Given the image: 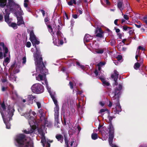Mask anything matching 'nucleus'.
<instances>
[{
	"label": "nucleus",
	"mask_w": 147,
	"mask_h": 147,
	"mask_svg": "<svg viewBox=\"0 0 147 147\" xmlns=\"http://www.w3.org/2000/svg\"><path fill=\"white\" fill-rule=\"evenodd\" d=\"M26 136L23 134H20L16 136L15 138L17 144V147H33V143L30 141H28Z\"/></svg>",
	"instance_id": "f257e3e1"
},
{
	"label": "nucleus",
	"mask_w": 147,
	"mask_h": 147,
	"mask_svg": "<svg viewBox=\"0 0 147 147\" xmlns=\"http://www.w3.org/2000/svg\"><path fill=\"white\" fill-rule=\"evenodd\" d=\"M35 61L36 71H39L43 76H46L47 72V70L46 69L41 56H38L36 57Z\"/></svg>",
	"instance_id": "f03ea898"
},
{
	"label": "nucleus",
	"mask_w": 147,
	"mask_h": 147,
	"mask_svg": "<svg viewBox=\"0 0 147 147\" xmlns=\"http://www.w3.org/2000/svg\"><path fill=\"white\" fill-rule=\"evenodd\" d=\"M7 0H0V7L3 8L6 6L11 12L14 11V8H19L20 5L16 3L14 0H8V3L7 4Z\"/></svg>",
	"instance_id": "7ed1b4c3"
},
{
	"label": "nucleus",
	"mask_w": 147,
	"mask_h": 147,
	"mask_svg": "<svg viewBox=\"0 0 147 147\" xmlns=\"http://www.w3.org/2000/svg\"><path fill=\"white\" fill-rule=\"evenodd\" d=\"M0 105L5 115L7 116L8 115L9 118L12 117L15 111L14 108L10 105L6 106L4 101L2 103H0Z\"/></svg>",
	"instance_id": "20e7f679"
},
{
	"label": "nucleus",
	"mask_w": 147,
	"mask_h": 147,
	"mask_svg": "<svg viewBox=\"0 0 147 147\" xmlns=\"http://www.w3.org/2000/svg\"><path fill=\"white\" fill-rule=\"evenodd\" d=\"M122 88V86L121 84H119L118 87H116L113 92L111 96L113 99H117V101L119 102L120 96L121 94V91Z\"/></svg>",
	"instance_id": "39448f33"
},
{
	"label": "nucleus",
	"mask_w": 147,
	"mask_h": 147,
	"mask_svg": "<svg viewBox=\"0 0 147 147\" xmlns=\"http://www.w3.org/2000/svg\"><path fill=\"white\" fill-rule=\"evenodd\" d=\"M32 92L35 94H40L44 91L43 86L39 84H35L33 85L31 87Z\"/></svg>",
	"instance_id": "423d86ee"
},
{
	"label": "nucleus",
	"mask_w": 147,
	"mask_h": 147,
	"mask_svg": "<svg viewBox=\"0 0 147 147\" xmlns=\"http://www.w3.org/2000/svg\"><path fill=\"white\" fill-rule=\"evenodd\" d=\"M109 144L112 147H115L116 146L112 143L114 136V130L109 129Z\"/></svg>",
	"instance_id": "0eeeda50"
},
{
	"label": "nucleus",
	"mask_w": 147,
	"mask_h": 147,
	"mask_svg": "<svg viewBox=\"0 0 147 147\" xmlns=\"http://www.w3.org/2000/svg\"><path fill=\"white\" fill-rule=\"evenodd\" d=\"M96 36L100 38H102L103 37V33L104 32L102 30L100 27H97L96 28L95 31Z\"/></svg>",
	"instance_id": "6e6552de"
},
{
	"label": "nucleus",
	"mask_w": 147,
	"mask_h": 147,
	"mask_svg": "<svg viewBox=\"0 0 147 147\" xmlns=\"http://www.w3.org/2000/svg\"><path fill=\"white\" fill-rule=\"evenodd\" d=\"M113 72L114 74L111 75V77L115 81L114 85L115 86H117L118 84L117 80L119 74L118 72L116 70H114Z\"/></svg>",
	"instance_id": "1a4fd4ad"
},
{
	"label": "nucleus",
	"mask_w": 147,
	"mask_h": 147,
	"mask_svg": "<svg viewBox=\"0 0 147 147\" xmlns=\"http://www.w3.org/2000/svg\"><path fill=\"white\" fill-rule=\"evenodd\" d=\"M1 114L4 122L6 125V128L8 129H10V128L11 125L9 123V121L12 119V117L9 118L8 117V115L7 116H6V118H5L3 116V115H2V114Z\"/></svg>",
	"instance_id": "9d476101"
},
{
	"label": "nucleus",
	"mask_w": 147,
	"mask_h": 147,
	"mask_svg": "<svg viewBox=\"0 0 147 147\" xmlns=\"http://www.w3.org/2000/svg\"><path fill=\"white\" fill-rule=\"evenodd\" d=\"M93 37L90 35L86 34L84 38V43L88 42H90V40L93 38Z\"/></svg>",
	"instance_id": "9b49d317"
},
{
	"label": "nucleus",
	"mask_w": 147,
	"mask_h": 147,
	"mask_svg": "<svg viewBox=\"0 0 147 147\" xmlns=\"http://www.w3.org/2000/svg\"><path fill=\"white\" fill-rule=\"evenodd\" d=\"M108 118L109 119V121L108 123L109 124V129L110 130H114L113 124L112 123V121L113 119V117L112 116H110V114H109L108 116Z\"/></svg>",
	"instance_id": "f8f14e48"
},
{
	"label": "nucleus",
	"mask_w": 147,
	"mask_h": 147,
	"mask_svg": "<svg viewBox=\"0 0 147 147\" xmlns=\"http://www.w3.org/2000/svg\"><path fill=\"white\" fill-rule=\"evenodd\" d=\"M121 107L120 105L118 104L116 105V107L114 109V113L115 114L117 113L119 114V113L121 111Z\"/></svg>",
	"instance_id": "ddd939ff"
},
{
	"label": "nucleus",
	"mask_w": 147,
	"mask_h": 147,
	"mask_svg": "<svg viewBox=\"0 0 147 147\" xmlns=\"http://www.w3.org/2000/svg\"><path fill=\"white\" fill-rule=\"evenodd\" d=\"M55 138L57 140L60 142L61 143H62L63 142V137L62 135L61 134H57L55 136Z\"/></svg>",
	"instance_id": "4468645a"
},
{
	"label": "nucleus",
	"mask_w": 147,
	"mask_h": 147,
	"mask_svg": "<svg viewBox=\"0 0 147 147\" xmlns=\"http://www.w3.org/2000/svg\"><path fill=\"white\" fill-rule=\"evenodd\" d=\"M16 9L18 10H15L14 13L16 16V17H17V16H21L22 15V13L23 12V11L20 6H19V8H17Z\"/></svg>",
	"instance_id": "2eb2a0df"
},
{
	"label": "nucleus",
	"mask_w": 147,
	"mask_h": 147,
	"mask_svg": "<svg viewBox=\"0 0 147 147\" xmlns=\"http://www.w3.org/2000/svg\"><path fill=\"white\" fill-rule=\"evenodd\" d=\"M17 18L18 20L17 25L18 26H20L21 24H24L23 17L22 16H20V17L17 16Z\"/></svg>",
	"instance_id": "dca6fc26"
},
{
	"label": "nucleus",
	"mask_w": 147,
	"mask_h": 147,
	"mask_svg": "<svg viewBox=\"0 0 147 147\" xmlns=\"http://www.w3.org/2000/svg\"><path fill=\"white\" fill-rule=\"evenodd\" d=\"M36 98V97L35 96H33L32 94L29 95L28 97V99L29 104H32L33 103L34 99Z\"/></svg>",
	"instance_id": "f3484780"
},
{
	"label": "nucleus",
	"mask_w": 147,
	"mask_h": 147,
	"mask_svg": "<svg viewBox=\"0 0 147 147\" xmlns=\"http://www.w3.org/2000/svg\"><path fill=\"white\" fill-rule=\"evenodd\" d=\"M51 96V97L52 98L53 100V101L55 105H58L57 101V99L56 98L55 95L52 94L51 93L49 92V90H48Z\"/></svg>",
	"instance_id": "a211bd4d"
},
{
	"label": "nucleus",
	"mask_w": 147,
	"mask_h": 147,
	"mask_svg": "<svg viewBox=\"0 0 147 147\" xmlns=\"http://www.w3.org/2000/svg\"><path fill=\"white\" fill-rule=\"evenodd\" d=\"M60 25H58L57 26H56L55 22H54L53 23L52 26L53 28L54 29V30H61V29L62 28L61 27Z\"/></svg>",
	"instance_id": "6ab92c4d"
},
{
	"label": "nucleus",
	"mask_w": 147,
	"mask_h": 147,
	"mask_svg": "<svg viewBox=\"0 0 147 147\" xmlns=\"http://www.w3.org/2000/svg\"><path fill=\"white\" fill-rule=\"evenodd\" d=\"M31 41L32 42L33 45L34 46L36 49H37L36 45H38L40 43V41L37 39L36 38L31 40Z\"/></svg>",
	"instance_id": "aec40b11"
},
{
	"label": "nucleus",
	"mask_w": 147,
	"mask_h": 147,
	"mask_svg": "<svg viewBox=\"0 0 147 147\" xmlns=\"http://www.w3.org/2000/svg\"><path fill=\"white\" fill-rule=\"evenodd\" d=\"M36 38L34 33L33 31V30H31L30 33V41Z\"/></svg>",
	"instance_id": "412c9836"
},
{
	"label": "nucleus",
	"mask_w": 147,
	"mask_h": 147,
	"mask_svg": "<svg viewBox=\"0 0 147 147\" xmlns=\"http://www.w3.org/2000/svg\"><path fill=\"white\" fill-rule=\"evenodd\" d=\"M123 2V0H118L117 1V6L121 10L123 9L122 8Z\"/></svg>",
	"instance_id": "4be33fe9"
},
{
	"label": "nucleus",
	"mask_w": 147,
	"mask_h": 147,
	"mask_svg": "<svg viewBox=\"0 0 147 147\" xmlns=\"http://www.w3.org/2000/svg\"><path fill=\"white\" fill-rule=\"evenodd\" d=\"M59 105H55V107L54 108L55 113L54 115H59Z\"/></svg>",
	"instance_id": "5701e85b"
},
{
	"label": "nucleus",
	"mask_w": 147,
	"mask_h": 147,
	"mask_svg": "<svg viewBox=\"0 0 147 147\" xmlns=\"http://www.w3.org/2000/svg\"><path fill=\"white\" fill-rule=\"evenodd\" d=\"M5 21L7 23L8 25L11 23V20L9 18V16H4Z\"/></svg>",
	"instance_id": "b1692460"
},
{
	"label": "nucleus",
	"mask_w": 147,
	"mask_h": 147,
	"mask_svg": "<svg viewBox=\"0 0 147 147\" xmlns=\"http://www.w3.org/2000/svg\"><path fill=\"white\" fill-rule=\"evenodd\" d=\"M121 26L122 27L123 30L124 31H126L129 30L130 29L132 28V27H129L126 25H124L123 26Z\"/></svg>",
	"instance_id": "393cba45"
},
{
	"label": "nucleus",
	"mask_w": 147,
	"mask_h": 147,
	"mask_svg": "<svg viewBox=\"0 0 147 147\" xmlns=\"http://www.w3.org/2000/svg\"><path fill=\"white\" fill-rule=\"evenodd\" d=\"M8 25L9 26L12 27L14 29H17L18 28L16 23L14 22L11 23Z\"/></svg>",
	"instance_id": "a878e982"
},
{
	"label": "nucleus",
	"mask_w": 147,
	"mask_h": 147,
	"mask_svg": "<svg viewBox=\"0 0 147 147\" xmlns=\"http://www.w3.org/2000/svg\"><path fill=\"white\" fill-rule=\"evenodd\" d=\"M98 136L97 133H93L91 135V138L93 140H96L98 138Z\"/></svg>",
	"instance_id": "bb28decb"
},
{
	"label": "nucleus",
	"mask_w": 147,
	"mask_h": 147,
	"mask_svg": "<svg viewBox=\"0 0 147 147\" xmlns=\"http://www.w3.org/2000/svg\"><path fill=\"white\" fill-rule=\"evenodd\" d=\"M48 28L49 29V32L53 34H54V32H53V28L51 25H47Z\"/></svg>",
	"instance_id": "cd10ccee"
},
{
	"label": "nucleus",
	"mask_w": 147,
	"mask_h": 147,
	"mask_svg": "<svg viewBox=\"0 0 147 147\" xmlns=\"http://www.w3.org/2000/svg\"><path fill=\"white\" fill-rule=\"evenodd\" d=\"M140 63L137 62L134 64V68L135 69L137 70L140 67Z\"/></svg>",
	"instance_id": "c85d7f7f"
},
{
	"label": "nucleus",
	"mask_w": 147,
	"mask_h": 147,
	"mask_svg": "<svg viewBox=\"0 0 147 147\" xmlns=\"http://www.w3.org/2000/svg\"><path fill=\"white\" fill-rule=\"evenodd\" d=\"M60 30H55V32H56L58 38L62 37V33L60 31Z\"/></svg>",
	"instance_id": "c756f323"
},
{
	"label": "nucleus",
	"mask_w": 147,
	"mask_h": 147,
	"mask_svg": "<svg viewBox=\"0 0 147 147\" xmlns=\"http://www.w3.org/2000/svg\"><path fill=\"white\" fill-rule=\"evenodd\" d=\"M54 116L55 124L57 123V125L59 123V115H54Z\"/></svg>",
	"instance_id": "7c9ffc66"
},
{
	"label": "nucleus",
	"mask_w": 147,
	"mask_h": 147,
	"mask_svg": "<svg viewBox=\"0 0 147 147\" xmlns=\"http://www.w3.org/2000/svg\"><path fill=\"white\" fill-rule=\"evenodd\" d=\"M95 52L97 53L98 54H102L104 52V50L103 49H96Z\"/></svg>",
	"instance_id": "2f4dec72"
},
{
	"label": "nucleus",
	"mask_w": 147,
	"mask_h": 147,
	"mask_svg": "<svg viewBox=\"0 0 147 147\" xmlns=\"http://www.w3.org/2000/svg\"><path fill=\"white\" fill-rule=\"evenodd\" d=\"M10 11V9H9V10L7 9H5V16H9V14L10 13V11Z\"/></svg>",
	"instance_id": "473e14b6"
},
{
	"label": "nucleus",
	"mask_w": 147,
	"mask_h": 147,
	"mask_svg": "<svg viewBox=\"0 0 147 147\" xmlns=\"http://www.w3.org/2000/svg\"><path fill=\"white\" fill-rule=\"evenodd\" d=\"M105 111H107L108 114H110V112L107 109H101L100 110V112L99 113H102L103 112H105Z\"/></svg>",
	"instance_id": "72a5a7b5"
},
{
	"label": "nucleus",
	"mask_w": 147,
	"mask_h": 147,
	"mask_svg": "<svg viewBox=\"0 0 147 147\" xmlns=\"http://www.w3.org/2000/svg\"><path fill=\"white\" fill-rule=\"evenodd\" d=\"M41 143H45L47 142L45 137L44 135H43L42 137L41 138Z\"/></svg>",
	"instance_id": "f704fd0d"
},
{
	"label": "nucleus",
	"mask_w": 147,
	"mask_h": 147,
	"mask_svg": "<svg viewBox=\"0 0 147 147\" xmlns=\"http://www.w3.org/2000/svg\"><path fill=\"white\" fill-rule=\"evenodd\" d=\"M110 45L112 46L115 45L116 44V41L114 39H111L110 42Z\"/></svg>",
	"instance_id": "c9c22d12"
},
{
	"label": "nucleus",
	"mask_w": 147,
	"mask_h": 147,
	"mask_svg": "<svg viewBox=\"0 0 147 147\" xmlns=\"http://www.w3.org/2000/svg\"><path fill=\"white\" fill-rule=\"evenodd\" d=\"M9 59L8 57H7L4 60L3 62V65H4L5 63H7L9 62Z\"/></svg>",
	"instance_id": "e433bc0d"
},
{
	"label": "nucleus",
	"mask_w": 147,
	"mask_h": 147,
	"mask_svg": "<svg viewBox=\"0 0 147 147\" xmlns=\"http://www.w3.org/2000/svg\"><path fill=\"white\" fill-rule=\"evenodd\" d=\"M15 63H14L9 68V70H10L11 71H12L13 69L14 68V67H15Z\"/></svg>",
	"instance_id": "4c0bfd02"
},
{
	"label": "nucleus",
	"mask_w": 147,
	"mask_h": 147,
	"mask_svg": "<svg viewBox=\"0 0 147 147\" xmlns=\"http://www.w3.org/2000/svg\"><path fill=\"white\" fill-rule=\"evenodd\" d=\"M36 104L37 105L38 107V109H40L41 107V104L40 102H36Z\"/></svg>",
	"instance_id": "58836bf2"
},
{
	"label": "nucleus",
	"mask_w": 147,
	"mask_h": 147,
	"mask_svg": "<svg viewBox=\"0 0 147 147\" xmlns=\"http://www.w3.org/2000/svg\"><path fill=\"white\" fill-rule=\"evenodd\" d=\"M116 58L118 61H120L122 59V57L121 55H119Z\"/></svg>",
	"instance_id": "ea45409f"
},
{
	"label": "nucleus",
	"mask_w": 147,
	"mask_h": 147,
	"mask_svg": "<svg viewBox=\"0 0 147 147\" xmlns=\"http://www.w3.org/2000/svg\"><path fill=\"white\" fill-rule=\"evenodd\" d=\"M102 83L104 85L107 86H109L110 85V83L105 80Z\"/></svg>",
	"instance_id": "a19ab883"
},
{
	"label": "nucleus",
	"mask_w": 147,
	"mask_h": 147,
	"mask_svg": "<svg viewBox=\"0 0 147 147\" xmlns=\"http://www.w3.org/2000/svg\"><path fill=\"white\" fill-rule=\"evenodd\" d=\"M105 64V62H102L101 61L100 62L98 63L97 64L98 65H100V66H102L103 65H104Z\"/></svg>",
	"instance_id": "79ce46f5"
},
{
	"label": "nucleus",
	"mask_w": 147,
	"mask_h": 147,
	"mask_svg": "<svg viewBox=\"0 0 147 147\" xmlns=\"http://www.w3.org/2000/svg\"><path fill=\"white\" fill-rule=\"evenodd\" d=\"M26 47H27L29 48L31 47V43L30 42L28 41L27 42L26 44Z\"/></svg>",
	"instance_id": "37998d69"
},
{
	"label": "nucleus",
	"mask_w": 147,
	"mask_h": 147,
	"mask_svg": "<svg viewBox=\"0 0 147 147\" xmlns=\"http://www.w3.org/2000/svg\"><path fill=\"white\" fill-rule=\"evenodd\" d=\"M69 85L70 87V88L71 89H73V83L71 82H69Z\"/></svg>",
	"instance_id": "c03bdc74"
},
{
	"label": "nucleus",
	"mask_w": 147,
	"mask_h": 147,
	"mask_svg": "<svg viewBox=\"0 0 147 147\" xmlns=\"http://www.w3.org/2000/svg\"><path fill=\"white\" fill-rule=\"evenodd\" d=\"M3 50L4 51V52H5V53H7L8 52V49L7 47L6 46L3 48Z\"/></svg>",
	"instance_id": "a18cd8bd"
},
{
	"label": "nucleus",
	"mask_w": 147,
	"mask_h": 147,
	"mask_svg": "<svg viewBox=\"0 0 147 147\" xmlns=\"http://www.w3.org/2000/svg\"><path fill=\"white\" fill-rule=\"evenodd\" d=\"M37 78H39L40 80H43V76L40 74H39L38 75Z\"/></svg>",
	"instance_id": "49530a36"
},
{
	"label": "nucleus",
	"mask_w": 147,
	"mask_h": 147,
	"mask_svg": "<svg viewBox=\"0 0 147 147\" xmlns=\"http://www.w3.org/2000/svg\"><path fill=\"white\" fill-rule=\"evenodd\" d=\"M23 60L22 63L24 64L26 63V57H24L22 59Z\"/></svg>",
	"instance_id": "de8ad7c7"
},
{
	"label": "nucleus",
	"mask_w": 147,
	"mask_h": 147,
	"mask_svg": "<svg viewBox=\"0 0 147 147\" xmlns=\"http://www.w3.org/2000/svg\"><path fill=\"white\" fill-rule=\"evenodd\" d=\"M36 126L35 125H32L31 127V129H32V130H31V131H32V132L34 131L36 129Z\"/></svg>",
	"instance_id": "09e8293b"
},
{
	"label": "nucleus",
	"mask_w": 147,
	"mask_h": 147,
	"mask_svg": "<svg viewBox=\"0 0 147 147\" xmlns=\"http://www.w3.org/2000/svg\"><path fill=\"white\" fill-rule=\"evenodd\" d=\"M94 73L95 74L96 76H97L98 75V72L96 69H95L94 71Z\"/></svg>",
	"instance_id": "8fccbe9b"
},
{
	"label": "nucleus",
	"mask_w": 147,
	"mask_h": 147,
	"mask_svg": "<svg viewBox=\"0 0 147 147\" xmlns=\"http://www.w3.org/2000/svg\"><path fill=\"white\" fill-rule=\"evenodd\" d=\"M58 21L59 24V25H60L61 26H62V24L61 23V19L60 18H59L58 19Z\"/></svg>",
	"instance_id": "3c124183"
},
{
	"label": "nucleus",
	"mask_w": 147,
	"mask_h": 147,
	"mask_svg": "<svg viewBox=\"0 0 147 147\" xmlns=\"http://www.w3.org/2000/svg\"><path fill=\"white\" fill-rule=\"evenodd\" d=\"M24 132L26 134H29L31 133H32V131H27L26 130H24Z\"/></svg>",
	"instance_id": "603ef678"
},
{
	"label": "nucleus",
	"mask_w": 147,
	"mask_h": 147,
	"mask_svg": "<svg viewBox=\"0 0 147 147\" xmlns=\"http://www.w3.org/2000/svg\"><path fill=\"white\" fill-rule=\"evenodd\" d=\"M40 12L42 13L43 16L44 17L45 16V11L44 10L42 9L40 10Z\"/></svg>",
	"instance_id": "864d4df0"
},
{
	"label": "nucleus",
	"mask_w": 147,
	"mask_h": 147,
	"mask_svg": "<svg viewBox=\"0 0 147 147\" xmlns=\"http://www.w3.org/2000/svg\"><path fill=\"white\" fill-rule=\"evenodd\" d=\"M105 2L108 5H110V3L109 0H105Z\"/></svg>",
	"instance_id": "5fc2aeb1"
},
{
	"label": "nucleus",
	"mask_w": 147,
	"mask_h": 147,
	"mask_svg": "<svg viewBox=\"0 0 147 147\" xmlns=\"http://www.w3.org/2000/svg\"><path fill=\"white\" fill-rule=\"evenodd\" d=\"M65 146H69V141L67 140V141H65Z\"/></svg>",
	"instance_id": "6e6d98bb"
},
{
	"label": "nucleus",
	"mask_w": 147,
	"mask_h": 147,
	"mask_svg": "<svg viewBox=\"0 0 147 147\" xmlns=\"http://www.w3.org/2000/svg\"><path fill=\"white\" fill-rule=\"evenodd\" d=\"M49 19L48 18V16H46V17H45V18L44 19V21L45 22H48L49 21Z\"/></svg>",
	"instance_id": "4d7b16f0"
},
{
	"label": "nucleus",
	"mask_w": 147,
	"mask_h": 147,
	"mask_svg": "<svg viewBox=\"0 0 147 147\" xmlns=\"http://www.w3.org/2000/svg\"><path fill=\"white\" fill-rule=\"evenodd\" d=\"M138 48L139 49L141 50L142 51H144L145 50V49L143 47L141 46H139L138 47Z\"/></svg>",
	"instance_id": "13d9d810"
},
{
	"label": "nucleus",
	"mask_w": 147,
	"mask_h": 147,
	"mask_svg": "<svg viewBox=\"0 0 147 147\" xmlns=\"http://www.w3.org/2000/svg\"><path fill=\"white\" fill-rule=\"evenodd\" d=\"M123 18L127 20H128L129 19V18L128 17V16L127 15H124Z\"/></svg>",
	"instance_id": "bf43d9fd"
},
{
	"label": "nucleus",
	"mask_w": 147,
	"mask_h": 147,
	"mask_svg": "<svg viewBox=\"0 0 147 147\" xmlns=\"http://www.w3.org/2000/svg\"><path fill=\"white\" fill-rule=\"evenodd\" d=\"M82 2V0H78L77 3V5H80Z\"/></svg>",
	"instance_id": "052dcab7"
},
{
	"label": "nucleus",
	"mask_w": 147,
	"mask_h": 147,
	"mask_svg": "<svg viewBox=\"0 0 147 147\" xmlns=\"http://www.w3.org/2000/svg\"><path fill=\"white\" fill-rule=\"evenodd\" d=\"M118 21V19H116V20H115L114 21V23L115 25L117 26H119V24H117V22Z\"/></svg>",
	"instance_id": "680f3d73"
},
{
	"label": "nucleus",
	"mask_w": 147,
	"mask_h": 147,
	"mask_svg": "<svg viewBox=\"0 0 147 147\" xmlns=\"http://www.w3.org/2000/svg\"><path fill=\"white\" fill-rule=\"evenodd\" d=\"M99 78L100 80H101V81L102 83L105 80V79L102 77H99Z\"/></svg>",
	"instance_id": "e2e57ef3"
},
{
	"label": "nucleus",
	"mask_w": 147,
	"mask_h": 147,
	"mask_svg": "<svg viewBox=\"0 0 147 147\" xmlns=\"http://www.w3.org/2000/svg\"><path fill=\"white\" fill-rule=\"evenodd\" d=\"M63 125H66V119L64 117L63 118Z\"/></svg>",
	"instance_id": "0e129e2a"
},
{
	"label": "nucleus",
	"mask_w": 147,
	"mask_h": 147,
	"mask_svg": "<svg viewBox=\"0 0 147 147\" xmlns=\"http://www.w3.org/2000/svg\"><path fill=\"white\" fill-rule=\"evenodd\" d=\"M125 5L127 7H129H129H130L129 4L128 3L127 1H126Z\"/></svg>",
	"instance_id": "69168bd1"
},
{
	"label": "nucleus",
	"mask_w": 147,
	"mask_h": 147,
	"mask_svg": "<svg viewBox=\"0 0 147 147\" xmlns=\"http://www.w3.org/2000/svg\"><path fill=\"white\" fill-rule=\"evenodd\" d=\"M68 4L69 5H70V6L72 5H73V3L72 2V0L68 2Z\"/></svg>",
	"instance_id": "338daca9"
},
{
	"label": "nucleus",
	"mask_w": 147,
	"mask_h": 147,
	"mask_svg": "<svg viewBox=\"0 0 147 147\" xmlns=\"http://www.w3.org/2000/svg\"><path fill=\"white\" fill-rule=\"evenodd\" d=\"M46 147H50V144L48 142H47L46 143Z\"/></svg>",
	"instance_id": "774afa93"
}]
</instances>
